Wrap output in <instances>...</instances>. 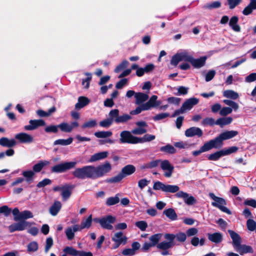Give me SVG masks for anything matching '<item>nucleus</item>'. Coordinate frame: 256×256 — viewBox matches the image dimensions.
Here are the masks:
<instances>
[{
  "instance_id": "f257e3e1",
  "label": "nucleus",
  "mask_w": 256,
  "mask_h": 256,
  "mask_svg": "<svg viewBox=\"0 0 256 256\" xmlns=\"http://www.w3.org/2000/svg\"><path fill=\"white\" fill-rule=\"evenodd\" d=\"M166 240H163L159 242L156 245L157 248L162 250L161 254L162 256L170 255L169 250L172 248L174 246L178 245L174 241V237L170 234L167 233L164 235Z\"/></svg>"
},
{
  "instance_id": "f03ea898",
  "label": "nucleus",
  "mask_w": 256,
  "mask_h": 256,
  "mask_svg": "<svg viewBox=\"0 0 256 256\" xmlns=\"http://www.w3.org/2000/svg\"><path fill=\"white\" fill-rule=\"evenodd\" d=\"M136 168L132 164H128L122 168L121 172L118 175L108 178L106 182L108 183H116L120 182L124 177L133 174Z\"/></svg>"
},
{
  "instance_id": "7ed1b4c3",
  "label": "nucleus",
  "mask_w": 256,
  "mask_h": 256,
  "mask_svg": "<svg viewBox=\"0 0 256 256\" xmlns=\"http://www.w3.org/2000/svg\"><path fill=\"white\" fill-rule=\"evenodd\" d=\"M72 174L75 178L78 179L84 180L86 178L94 179L92 166H86L76 168L72 172Z\"/></svg>"
},
{
  "instance_id": "20e7f679",
  "label": "nucleus",
  "mask_w": 256,
  "mask_h": 256,
  "mask_svg": "<svg viewBox=\"0 0 256 256\" xmlns=\"http://www.w3.org/2000/svg\"><path fill=\"white\" fill-rule=\"evenodd\" d=\"M92 170L94 179H96L108 173L112 170V166L108 162H106L98 166H92Z\"/></svg>"
},
{
  "instance_id": "39448f33",
  "label": "nucleus",
  "mask_w": 256,
  "mask_h": 256,
  "mask_svg": "<svg viewBox=\"0 0 256 256\" xmlns=\"http://www.w3.org/2000/svg\"><path fill=\"white\" fill-rule=\"evenodd\" d=\"M193 56L187 50H184L182 52L177 53L172 56L170 64L174 66H176L179 62L185 61L190 63Z\"/></svg>"
},
{
  "instance_id": "423d86ee",
  "label": "nucleus",
  "mask_w": 256,
  "mask_h": 256,
  "mask_svg": "<svg viewBox=\"0 0 256 256\" xmlns=\"http://www.w3.org/2000/svg\"><path fill=\"white\" fill-rule=\"evenodd\" d=\"M116 220V217L112 215H108L100 218L94 219V221L99 223L103 228L108 230L114 229L112 224L114 223Z\"/></svg>"
},
{
  "instance_id": "0eeeda50",
  "label": "nucleus",
  "mask_w": 256,
  "mask_h": 256,
  "mask_svg": "<svg viewBox=\"0 0 256 256\" xmlns=\"http://www.w3.org/2000/svg\"><path fill=\"white\" fill-rule=\"evenodd\" d=\"M209 196L214 200V202L212 203V206L218 208L224 212L229 214H231L230 211L226 207L224 206L226 204V202L224 198L216 196L214 193H210Z\"/></svg>"
},
{
  "instance_id": "6e6552de",
  "label": "nucleus",
  "mask_w": 256,
  "mask_h": 256,
  "mask_svg": "<svg viewBox=\"0 0 256 256\" xmlns=\"http://www.w3.org/2000/svg\"><path fill=\"white\" fill-rule=\"evenodd\" d=\"M153 188L154 190H161L165 192L174 193L178 192L179 187L176 185L165 184L164 183L158 181L154 183Z\"/></svg>"
},
{
  "instance_id": "1a4fd4ad",
  "label": "nucleus",
  "mask_w": 256,
  "mask_h": 256,
  "mask_svg": "<svg viewBox=\"0 0 256 256\" xmlns=\"http://www.w3.org/2000/svg\"><path fill=\"white\" fill-rule=\"evenodd\" d=\"M77 164L76 161L61 163L52 166V171L56 173H62L74 168Z\"/></svg>"
},
{
  "instance_id": "9d476101",
  "label": "nucleus",
  "mask_w": 256,
  "mask_h": 256,
  "mask_svg": "<svg viewBox=\"0 0 256 256\" xmlns=\"http://www.w3.org/2000/svg\"><path fill=\"white\" fill-rule=\"evenodd\" d=\"M109 116L114 118V122L116 124L126 122L132 118L130 115L126 114L120 116L118 109L111 110L109 112Z\"/></svg>"
},
{
  "instance_id": "9b49d317",
  "label": "nucleus",
  "mask_w": 256,
  "mask_h": 256,
  "mask_svg": "<svg viewBox=\"0 0 256 256\" xmlns=\"http://www.w3.org/2000/svg\"><path fill=\"white\" fill-rule=\"evenodd\" d=\"M112 240L114 242L112 248L115 250L118 248L121 244L124 245L128 241L127 237L122 232H115L112 237Z\"/></svg>"
},
{
  "instance_id": "f8f14e48",
  "label": "nucleus",
  "mask_w": 256,
  "mask_h": 256,
  "mask_svg": "<svg viewBox=\"0 0 256 256\" xmlns=\"http://www.w3.org/2000/svg\"><path fill=\"white\" fill-rule=\"evenodd\" d=\"M138 137L135 136L132 134V132L128 130L122 131L120 133V143H128L136 144H138Z\"/></svg>"
},
{
  "instance_id": "ddd939ff",
  "label": "nucleus",
  "mask_w": 256,
  "mask_h": 256,
  "mask_svg": "<svg viewBox=\"0 0 256 256\" xmlns=\"http://www.w3.org/2000/svg\"><path fill=\"white\" fill-rule=\"evenodd\" d=\"M30 226L31 224L30 222L23 220L10 225L8 226V230L10 232H13L15 231H22L25 230L26 228L30 227Z\"/></svg>"
},
{
  "instance_id": "4468645a",
  "label": "nucleus",
  "mask_w": 256,
  "mask_h": 256,
  "mask_svg": "<svg viewBox=\"0 0 256 256\" xmlns=\"http://www.w3.org/2000/svg\"><path fill=\"white\" fill-rule=\"evenodd\" d=\"M160 168L164 171V176L166 178H170L173 172L174 167L170 164L168 160H164L160 162Z\"/></svg>"
},
{
  "instance_id": "2eb2a0df",
  "label": "nucleus",
  "mask_w": 256,
  "mask_h": 256,
  "mask_svg": "<svg viewBox=\"0 0 256 256\" xmlns=\"http://www.w3.org/2000/svg\"><path fill=\"white\" fill-rule=\"evenodd\" d=\"M175 196L178 198H183L184 202L188 205H192L196 202V200L193 196L183 191L178 192Z\"/></svg>"
},
{
  "instance_id": "dca6fc26",
  "label": "nucleus",
  "mask_w": 256,
  "mask_h": 256,
  "mask_svg": "<svg viewBox=\"0 0 256 256\" xmlns=\"http://www.w3.org/2000/svg\"><path fill=\"white\" fill-rule=\"evenodd\" d=\"M15 138L22 144H30L34 142L33 136L26 132H20L16 134Z\"/></svg>"
},
{
  "instance_id": "f3484780",
  "label": "nucleus",
  "mask_w": 256,
  "mask_h": 256,
  "mask_svg": "<svg viewBox=\"0 0 256 256\" xmlns=\"http://www.w3.org/2000/svg\"><path fill=\"white\" fill-rule=\"evenodd\" d=\"M29 124L24 126L26 130H33L40 126L46 125V122L43 120H31L29 121Z\"/></svg>"
},
{
  "instance_id": "a211bd4d",
  "label": "nucleus",
  "mask_w": 256,
  "mask_h": 256,
  "mask_svg": "<svg viewBox=\"0 0 256 256\" xmlns=\"http://www.w3.org/2000/svg\"><path fill=\"white\" fill-rule=\"evenodd\" d=\"M186 137L190 138L197 136L200 138L203 134L202 130L199 128L193 126L187 129L184 132Z\"/></svg>"
},
{
  "instance_id": "6ab92c4d",
  "label": "nucleus",
  "mask_w": 256,
  "mask_h": 256,
  "mask_svg": "<svg viewBox=\"0 0 256 256\" xmlns=\"http://www.w3.org/2000/svg\"><path fill=\"white\" fill-rule=\"evenodd\" d=\"M80 231L78 224H74L68 227L65 230V234L68 240H71L74 237V232Z\"/></svg>"
},
{
  "instance_id": "aec40b11",
  "label": "nucleus",
  "mask_w": 256,
  "mask_h": 256,
  "mask_svg": "<svg viewBox=\"0 0 256 256\" xmlns=\"http://www.w3.org/2000/svg\"><path fill=\"white\" fill-rule=\"evenodd\" d=\"M157 99L158 96L153 95L144 104L146 108H148V110H150L152 108H156L160 105L161 101L158 100Z\"/></svg>"
},
{
  "instance_id": "412c9836",
  "label": "nucleus",
  "mask_w": 256,
  "mask_h": 256,
  "mask_svg": "<svg viewBox=\"0 0 256 256\" xmlns=\"http://www.w3.org/2000/svg\"><path fill=\"white\" fill-rule=\"evenodd\" d=\"M16 144V140L14 139H9L6 137H2L0 138V146L8 148H12Z\"/></svg>"
},
{
  "instance_id": "4be33fe9",
  "label": "nucleus",
  "mask_w": 256,
  "mask_h": 256,
  "mask_svg": "<svg viewBox=\"0 0 256 256\" xmlns=\"http://www.w3.org/2000/svg\"><path fill=\"white\" fill-rule=\"evenodd\" d=\"M108 155V152L107 151L96 153L90 156V160H88V162H94L98 160H104L106 158Z\"/></svg>"
},
{
  "instance_id": "5701e85b",
  "label": "nucleus",
  "mask_w": 256,
  "mask_h": 256,
  "mask_svg": "<svg viewBox=\"0 0 256 256\" xmlns=\"http://www.w3.org/2000/svg\"><path fill=\"white\" fill-rule=\"evenodd\" d=\"M234 249L241 255L246 253H252L253 252L252 248L251 246L245 244H241L234 248Z\"/></svg>"
},
{
  "instance_id": "b1692460",
  "label": "nucleus",
  "mask_w": 256,
  "mask_h": 256,
  "mask_svg": "<svg viewBox=\"0 0 256 256\" xmlns=\"http://www.w3.org/2000/svg\"><path fill=\"white\" fill-rule=\"evenodd\" d=\"M208 239L212 242L219 244L222 240V234L220 232H214L213 234H208Z\"/></svg>"
},
{
  "instance_id": "393cba45",
  "label": "nucleus",
  "mask_w": 256,
  "mask_h": 256,
  "mask_svg": "<svg viewBox=\"0 0 256 256\" xmlns=\"http://www.w3.org/2000/svg\"><path fill=\"white\" fill-rule=\"evenodd\" d=\"M228 232L230 234L231 238L232 240V246L234 248L238 246V245L241 244L242 239L240 235L232 230H228Z\"/></svg>"
},
{
  "instance_id": "a878e982",
  "label": "nucleus",
  "mask_w": 256,
  "mask_h": 256,
  "mask_svg": "<svg viewBox=\"0 0 256 256\" xmlns=\"http://www.w3.org/2000/svg\"><path fill=\"white\" fill-rule=\"evenodd\" d=\"M206 60V56L200 57L197 59H195L192 57L190 64L195 68H200L205 64Z\"/></svg>"
},
{
  "instance_id": "bb28decb",
  "label": "nucleus",
  "mask_w": 256,
  "mask_h": 256,
  "mask_svg": "<svg viewBox=\"0 0 256 256\" xmlns=\"http://www.w3.org/2000/svg\"><path fill=\"white\" fill-rule=\"evenodd\" d=\"M199 100L198 98H192L186 100L182 104V106L186 110H190L194 106L197 104Z\"/></svg>"
},
{
  "instance_id": "cd10ccee",
  "label": "nucleus",
  "mask_w": 256,
  "mask_h": 256,
  "mask_svg": "<svg viewBox=\"0 0 256 256\" xmlns=\"http://www.w3.org/2000/svg\"><path fill=\"white\" fill-rule=\"evenodd\" d=\"M136 102V104H142L148 99V96L143 92H139L135 94Z\"/></svg>"
},
{
  "instance_id": "c85d7f7f",
  "label": "nucleus",
  "mask_w": 256,
  "mask_h": 256,
  "mask_svg": "<svg viewBox=\"0 0 256 256\" xmlns=\"http://www.w3.org/2000/svg\"><path fill=\"white\" fill-rule=\"evenodd\" d=\"M61 208V202L59 201H55L53 204L50 208V213L52 216H56L60 210Z\"/></svg>"
},
{
  "instance_id": "c756f323",
  "label": "nucleus",
  "mask_w": 256,
  "mask_h": 256,
  "mask_svg": "<svg viewBox=\"0 0 256 256\" xmlns=\"http://www.w3.org/2000/svg\"><path fill=\"white\" fill-rule=\"evenodd\" d=\"M256 9V0H250V2L242 10V14L248 16L252 13Z\"/></svg>"
},
{
  "instance_id": "7c9ffc66",
  "label": "nucleus",
  "mask_w": 256,
  "mask_h": 256,
  "mask_svg": "<svg viewBox=\"0 0 256 256\" xmlns=\"http://www.w3.org/2000/svg\"><path fill=\"white\" fill-rule=\"evenodd\" d=\"M238 17L234 16L230 19L229 26L235 32H240V27L238 24Z\"/></svg>"
},
{
  "instance_id": "2f4dec72",
  "label": "nucleus",
  "mask_w": 256,
  "mask_h": 256,
  "mask_svg": "<svg viewBox=\"0 0 256 256\" xmlns=\"http://www.w3.org/2000/svg\"><path fill=\"white\" fill-rule=\"evenodd\" d=\"M72 187L68 185L65 184V187L61 192L62 199L64 201H66L72 194Z\"/></svg>"
},
{
  "instance_id": "473e14b6",
  "label": "nucleus",
  "mask_w": 256,
  "mask_h": 256,
  "mask_svg": "<svg viewBox=\"0 0 256 256\" xmlns=\"http://www.w3.org/2000/svg\"><path fill=\"white\" fill-rule=\"evenodd\" d=\"M50 162L48 160H40L37 164L34 165L32 167V171L34 173L39 172L46 166L48 165Z\"/></svg>"
},
{
  "instance_id": "72a5a7b5",
  "label": "nucleus",
  "mask_w": 256,
  "mask_h": 256,
  "mask_svg": "<svg viewBox=\"0 0 256 256\" xmlns=\"http://www.w3.org/2000/svg\"><path fill=\"white\" fill-rule=\"evenodd\" d=\"M90 102V100L88 98L85 96H80L78 98V102L75 105L76 109H80L86 105Z\"/></svg>"
},
{
  "instance_id": "f704fd0d",
  "label": "nucleus",
  "mask_w": 256,
  "mask_h": 256,
  "mask_svg": "<svg viewBox=\"0 0 256 256\" xmlns=\"http://www.w3.org/2000/svg\"><path fill=\"white\" fill-rule=\"evenodd\" d=\"M22 176L26 178V181L28 184L33 182L35 176L34 172L32 170L24 171L22 173Z\"/></svg>"
},
{
  "instance_id": "c9c22d12",
  "label": "nucleus",
  "mask_w": 256,
  "mask_h": 256,
  "mask_svg": "<svg viewBox=\"0 0 256 256\" xmlns=\"http://www.w3.org/2000/svg\"><path fill=\"white\" fill-rule=\"evenodd\" d=\"M92 224V215H90L86 219L83 220L78 225V228L80 231L84 228H88L90 227Z\"/></svg>"
},
{
  "instance_id": "e433bc0d",
  "label": "nucleus",
  "mask_w": 256,
  "mask_h": 256,
  "mask_svg": "<svg viewBox=\"0 0 256 256\" xmlns=\"http://www.w3.org/2000/svg\"><path fill=\"white\" fill-rule=\"evenodd\" d=\"M238 134V132L235 130H230L224 132L220 134V137L224 140L230 139L236 136Z\"/></svg>"
},
{
  "instance_id": "4c0bfd02",
  "label": "nucleus",
  "mask_w": 256,
  "mask_h": 256,
  "mask_svg": "<svg viewBox=\"0 0 256 256\" xmlns=\"http://www.w3.org/2000/svg\"><path fill=\"white\" fill-rule=\"evenodd\" d=\"M232 121L231 117L222 118H218L216 122V124L219 125L221 127L230 124Z\"/></svg>"
},
{
  "instance_id": "58836bf2",
  "label": "nucleus",
  "mask_w": 256,
  "mask_h": 256,
  "mask_svg": "<svg viewBox=\"0 0 256 256\" xmlns=\"http://www.w3.org/2000/svg\"><path fill=\"white\" fill-rule=\"evenodd\" d=\"M163 213L172 220H174L177 219V214L172 208L165 210Z\"/></svg>"
},
{
  "instance_id": "ea45409f",
  "label": "nucleus",
  "mask_w": 256,
  "mask_h": 256,
  "mask_svg": "<svg viewBox=\"0 0 256 256\" xmlns=\"http://www.w3.org/2000/svg\"><path fill=\"white\" fill-rule=\"evenodd\" d=\"M224 96L231 98L232 100H236L239 97L238 94L232 90H226L223 92Z\"/></svg>"
},
{
  "instance_id": "a19ab883",
  "label": "nucleus",
  "mask_w": 256,
  "mask_h": 256,
  "mask_svg": "<svg viewBox=\"0 0 256 256\" xmlns=\"http://www.w3.org/2000/svg\"><path fill=\"white\" fill-rule=\"evenodd\" d=\"M210 142L212 148H220L222 146V140L220 136L214 139L210 140Z\"/></svg>"
},
{
  "instance_id": "79ce46f5",
  "label": "nucleus",
  "mask_w": 256,
  "mask_h": 256,
  "mask_svg": "<svg viewBox=\"0 0 256 256\" xmlns=\"http://www.w3.org/2000/svg\"><path fill=\"white\" fill-rule=\"evenodd\" d=\"M73 141V138L70 137L68 139H58L55 140L54 142V145L68 146Z\"/></svg>"
},
{
  "instance_id": "37998d69",
  "label": "nucleus",
  "mask_w": 256,
  "mask_h": 256,
  "mask_svg": "<svg viewBox=\"0 0 256 256\" xmlns=\"http://www.w3.org/2000/svg\"><path fill=\"white\" fill-rule=\"evenodd\" d=\"M119 202V194H116L114 196H111L108 198L106 202V204L107 206H111L117 204Z\"/></svg>"
},
{
  "instance_id": "c03bdc74",
  "label": "nucleus",
  "mask_w": 256,
  "mask_h": 256,
  "mask_svg": "<svg viewBox=\"0 0 256 256\" xmlns=\"http://www.w3.org/2000/svg\"><path fill=\"white\" fill-rule=\"evenodd\" d=\"M94 136L100 138H106L111 136L112 132L111 131H99L95 132Z\"/></svg>"
},
{
  "instance_id": "a18cd8bd",
  "label": "nucleus",
  "mask_w": 256,
  "mask_h": 256,
  "mask_svg": "<svg viewBox=\"0 0 256 256\" xmlns=\"http://www.w3.org/2000/svg\"><path fill=\"white\" fill-rule=\"evenodd\" d=\"M156 138L154 135L146 134L142 138H138V144L148 142L154 140Z\"/></svg>"
},
{
  "instance_id": "49530a36",
  "label": "nucleus",
  "mask_w": 256,
  "mask_h": 256,
  "mask_svg": "<svg viewBox=\"0 0 256 256\" xmlns=\"http://www.w3.org/2000/svg\"><path fill=\"white\" fill-rule=\"evenodd\" d=\"M223 156H224L223 151L222 150H220L208 155V158L210 160L216 161L218 160Z\"/></svg>"
},
{
  "instance_id": "de8ad7c7",
  "label": "nucleus",
  "mask_w": 256,
  "mask_h": 256,
  "mask_svg": "<svg viewBox=\"0 0 256 256\" xmlns=\"http://www.w3.org/2000/svg\"><path fill=\"white\" fill-rule=\"evenodd\" d=\"M162 234L159 233L150 236L149 238L150 241V244H152L153 246H156L159 243V241L161 239Z\"/></svg>"
},
{
  "instance_id": "09e8293b",
  "label": "nucleus",
  "mask_w": 256,
  "mask_h": 256,
  "mask_svg": "<svg viewBox=\"0 0 256 256\" xmlns=\"http://www.w3.org/2000/svg\"><path fill=\"white\" fill-rule=\"evenodd\" d=\"M58 128L62 132H72V126L67 122H62L58 124Z\"/></svg>"
},
{
  "instance_id": "8fccbe9b",
  "label": "nucleus",
  "mask_w": 256,
  "mask_h": 256,
  "mask_svg": "<svg viewBox=\"0 0 256 256\" xmlns=\"http://www.w3.org/2000/svg\"><path fill=\"white\" fill-rule=\"evenodd\" d=\"M170 235H172L174 237V240L176 238V240L180 242H184L186 241V235L184 232H178L176 234H170Z\"/></svg>"
},
{
  "instance_id": "3c124183",
  "label": "nucleus",
  "mask_w": 256,
  "mask_h": 256,
  "mask_svg": "<svg viewBox=\"0 0 256 256\" xmlns=\"http://www.w3.org/2000/svg\"><path fill=\"white\" fill-rule=\"evenodd\" d=\"M63 251L64 253L72 256H78L79 254V251L77 250L72 246L66 247L64 249Z\"/></svg>"
},
{
  "instance_id": "603ef678",
  "label": "nucleus",
  "mask_w": 256,
  "mask_h": 256,
  "mask_svg": "<svg viewBox=\"0 0 256 256\" xmlns=\"http://www.w3.org/2000/svg\"><path fill=\"white\" fill-rule=\"evenodd\" d=\"M114 122V118L110 116L109 118L105 119L100 122V126L103 128H108L110 127Z\"/></svg>"
},
{
  "instance_id": "864d4df0",
  "label": "nucleus",
  "mask_w": 256,
  "mask_h": 256,
  "mask_svg": "<svg viewBox=\"0 0 256 256\" xmlns=\"http://www.w3.org/2000/svg\"><path fill=\"white\" fill-rule=\"evenodd\" d=\"M33 214L30 210H24L20 212L18 218H16V219L26 220L30 218H32Z\"/></svg>"
},
{
  "instance_id": "5fc2aeb1",
  "label": "nucleus",
  "mask_w": 256,
  "mask_h": 256,
  "mask_svg": "<svg viewBox=\"0 0 256 256\" xmlns=\"http://www.w3.org/2000/svg\"><path fill=\"white\" fill-rule=\"evenodd\" d=\"M38 245L37 242L34 241L29 243L27 246V250L28 252H34L38 250Z\"/></svg>"
},
{
  "instance_id": "6e6d98bb",
  "label": "nucleus",
  "mask_w": 256,
  "mask_h": 256,
  "mask_svg": "<svg viewBox=\"0 0 256 256\" xmlns=\"http://www.w3.org/2000/svg\"><path fill=\"white\" fill-rule=\"evenodd\" d=\"M97 126V121L96 120H90L84 122L82 126V128L83 129L86 128H92Z\"/></svg>"
},
{
  "instance_id": "4d7b16f0",
  "label": "nucleus",
  "mask_w": 256,
  "mask_h": 256,
  "mask_svg": "<svg viewBox=\"0 0 256 256\" xmlns=\"http://www.w3.org/2000/svg\"><path fill=\"white\" fill-rule=\"evenodd\" d=\"M128 64V62L126 60H124L121 63H120L114 70V72L118 73L124 70L126 68Z\"/></svg>"
},
{
  "instance_id": "13d9d810",
  "label": "nucleus",
  "mask_w": 256,
  "mask_h": 256,
  "mask_svg": "<svg viewBox=\"0 0 256 256\" xmlns=\"http://www.w3.org/2000/svg\"><path fill=\"white\" fill-rule=\"evenodd\" d=\"M161 161L162 160H152L148 163L146 164L144 166V168H156L159 164L160 163V164Z\"/></svg>"
},
{
  "instance_id": "bf43d9fd",
  "label": "nucleus",
  "mask_w": 256,
  "mask_h": 256,
  "mask_svg": "<svg viewBox=\"0 0 256 256\" xmlns=\"http://www.w3.org/2000/svg\"><path fill=\"white\" fill-rule=\"evenodd\" d=\"M160 150L162 152H166L169 154H174L176 151L174 148L170 144H167L164 146L161 147Z\"/></svg>"
},
{
  "instance_id": "052dcab7",
  "label": "nucleus",
  "mask_w": 256,
  "mask_h": 256,
  "mask_svg": "<svg viewBox=\"0 0 256 256\" xmlns=\"http://www.w3.org/2000/svg\"><path fill=\"white\" fill-rule=\"evenodd\" d=\"M144 110H148V108H146L144 104L137 107L134 110L130 111V114L132 115L138 114Z\"/></svg>"
},
{
  "instance_id": "680f3d73",
  "label": "nucleus",
  "mask_w": 256,
  "mask_h": 256,
  "mask_svg": "<svg viewBox=\"0 0 256 256\" xmlns=\"http://www.w3.org/2000/svg\"><path fill=\"white\" fill-rule=\"evenodd\" d=\"M221 3L219 1H216L212 2L211 4H206L204 6V8H208L210 10L217 8L220 6Z\"/></svg>"
},
{
  "instance_id": "e2e57ef3",
  "label": "nucleus",
  "mask_w": 256,
  "mask_h": 256,
  "mask_svg": "<svg viewBox=\"0 0 256 256\" xmlns=\"http://www.w3.org/2000/svg\"><path fill=\"white\" fill-rule=\"evenodd\" d=\"M246 226L250 231H254L256 229V222L252 219H248L246 222Z\"/></svg>"
},
{
  "instance_id": "0e129e2a",
  "label": "nucleus",
  "mask_w": 256,
  "mask_h": 256,
  "mask_svg": "<svg viewBox=\"0 0 256 256\" xmlns=\"http://www.w3.org/2000/svg\"><path fill=\"white\" fill-rule=\"evenodd\" d=\"M147 132V130L144 128H139L137 127L132 130V133L136 135H142L146 134Z\"/></svg>"
},
{
  "instance_id": "69168bd1",
  "label": "nucleus",
  "mask_w": 256,
  "mask_h": 256,
  "mask_svg": "<svg viewBox=\"0 0 256 256\" xmlns=\"http://www.w3.org/2000/svg\"><path fill=\"white\" fill-rule=\"evenodd\" d=\"M85 74L88 77L85 80H82V85L84 87V88H88L89 87L90 82L92 79V74L88 72H86Z\"/></svg>"
},
{
  "instance_id": "338daca9",
  "label": "nucleus",
  "mask_w": 256,
  "mask_h": 256,
  "mask_svg": "<svg viewBox=\"0 0 256 256\" xmlns=\"http://www.w3.org/2000/svg\"><path fill=\"white\" fill-rule=\"evenodd\" d=\"M216 124V122L214 118H206L203 120L202 122V124L204 126H213Z\"/></svg>"
},
{
  "instance_id": "774afa93",
  "label": "nucleus",
  "mask_w": 256,
  "mask_h": 256,
  "mask_svg": "<svg viewBox=\"0 0 256 256\" xmlns=\"http://www.w3.org/2000/svg\"><path fill=\"white\" fill-rule=\"evenodd\" d=\"M135 225L141 230L144 231L148 227V224L146 221L140 220L136 222Z\"/></svg>"
}]
</instances>
